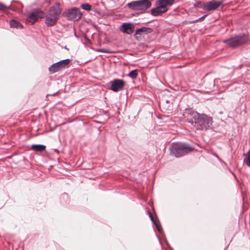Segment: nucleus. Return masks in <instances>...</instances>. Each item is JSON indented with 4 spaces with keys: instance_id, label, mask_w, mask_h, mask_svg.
I'll return each instance as SVG.
<instances>
[{
    "instance_id": "obj_25",
    "label": "nucleus",
    "mask_w": 250,
    "mask_h": 250,
    "mask_svg": "<svg viewBox=\"0 0 250 250\" xmlns=\"http://www.w3.org/2000/svg\"><path fill=\"white\" fill-rule=\"evenodd\" d=\"M166 104H169V101H168V100H167V101H166Z\"/></svg>"
},
{
    "instance_id": "obj_4",
    "label": "nucleus",
    "mask_w": 250,
    "mask_h": 250,
    "mask_svg": "<svg viewBox=\"0 0 250 250\" xmlns=\"http://www.w3.org/2000/svg\"><path fill=\"white\" fill-rule=\"evenodd\" d=\"M248 40L249 37L247 35L241 34L225 40L223 42L230 47L236 48L246 43Z\"/></svg>"
},
{
    "instance_id": "obj_20",
    "label": "nucleus",
    "mask_w": 250,
    "mask_h": 250,
    "mask_svg": "<svg viewBox=\"0 0 250 250\" xmlns=\"http://www.w3.org/2000/svg\"><path fill=\"white\" fill-rule=\"evenodd\" d=\"M9 7L3 4V3L0 2V10L4 11L7 9H9Z\"/></svg>"
},
{
    "instance_id": "obj_15",
    "label": "nucleus",
    "mask_w": 250,
    "mask_h": 250,
    "mask_svg": "<svg viewBox=\"0 0 250 250\" xmlns=\"http://www.w3.org/2000/svg\"><path fill=\"white\" fill-rule=\"evenodd\" d=\"M10 26L11 27L16 28H22V25L19 22L14 20H12L10 21Z\"/></svg>"
},
{
    "instance_id": "obj_17",
    "label": "nucleus",
    "mask_w": 250,
    "mask_h": 250,
    "mask_svg": "<svg viewBox=\"0 0 250 250\" xmlns=\"http://www.w3.org/2000/svg\"><path fill=\"white\" fill-rule=\"evenodd\" d=\"M151 31V28L144 27L138 29L136 31V34H141L142 32L150 33Z\"/></svg>"
},
{
    "instance_id": "obj_1",
    "label": "nucleus",
    "mask_w": 250,
    "mask_h": 250,
    "mask_svg": "<svg viewBox=\"0 0 250 250\" xmlns=\"http://www.w3.org/2000/svg\"><path fill=\"white\" fill-rule=\"evenodd\" d=\"M185 116L188 122L194 125L196 130H207L211 127L212 118L205 114H200L196 111L188 110Z\"/></svg>"
},
{
    "instance_id": "obj_16",
    "label": "nucleus",
    "mask_w": 250,
    "mask_h": 250,
    "mask_svg": "<svg viewBox=\"0 0 250 250\" xmlns=\"http://www.w3.org/2000/svg\"><path fill=\"white\" fill-rule=\"evenodd\" d=\"M32 148L37 151H43L45 149V146L42 145H32L31 146Z\"/></svg>"
},
{
    "instance_id": "obj_11",
    "label": "nucleus",
    "mask_w": 250,
    "mask_h": 250,
    "mask_svg": "<svg viewBox=\"0 0 250 250\" xmlns=\"http://www.w3.org/2000/svg\"><path fill=\"white\" fill-rule=\"evenodd\" d=\"M222 4V1H215L211 0L206 4H203L201 6V8L207 11H212L217 9Z\"/></svg>"
},
{
    "instance_id": "obj_12",
    "label": "nucleus",
    "mask_w": 250,
    "mask_h": 250,
    "mask_svg": "<svg viewBox=\"0 0 250 250\" xmlns=\"http://www.w3.org/2000/svg\"><path fill=\"white\" fill-rule=\"evenodd\" d=\"M134 25L130 23H124L120 27V30L124 33L131 34L134 32Z\"/></svg>"
},
{
    "instance_id": "obj_7",
    "label": "nucleus",
    "mask_w": 250,
    "mask_h": 250,
    "mask_svg": "<svg viewBox=\"0 0 250 250\" xmlns=\"http://www.w3.org/2000/svg\"><path fill=\"white\" fill-rule=\"evenodd\" d=\"M44 17V13L39 9H36L33 10L27 17L26 22L27 24L33 25L38 20Z\"/></svg>"
},
{
    "instance_id": "obj_26",
    "label": "nucleus",
    "mask_w": 250,
    "mask_h": 250,
    "mask_svg": "<svg viewBox=\"0 0 250 250\" xmlns=\"http://www.w3.org/2000/svg\"><path fill=\"white\" fill-rule=\"evenodd\" d=\"M157 228H158V230L160 231V229L159 228V227L158 226H157Z\"/></svg>"
},
{
    "instance_id": "obj_19",
    "label": "nucleus",
    "mask_w": 250,
    "mask_h": 250,
    "mask_svg": "<svg viewBox=\"0 0 250 250\" xmlns=\"http://www.w3.org/2000/svg\"><path fill=\"white\" fill-rule=\"evenodd\" d=\"M81 7L83 9L87 10V11H89V10H91V5L88 3H83V4H82Z\"/></svg>"
},
{
    "instance_id": "obj_22",
    "label": "nucleus",
    "mask_w": 250,
    "mask_h": 250,
    "mask_svg": "<svg viewBox=\"0 0 250 250\" xmlns=\"http://www.w3.org/2000/svg\"><path fill=\"white\" fill-rule=\"evenodd\" d=\"M246 164L248 167H250V155L248 156L247 159L245 160Z\"/></svg>"
},
{
    "instance_id": "obj_21",
    "label": "nucleus",
    "mask_w": 250,
    "mask_h": 250,
    "mask_svg": "<svg viewBox=\"0 0 250 250\" xmlns=\"http://www.w3.org/2000/svg\"><path fill=\"white\" fill-rule=\"evenodd\" d=\"M207 16V15H205L202 16V17L199 18L198 19L196 20L195 21H193V22L201 21H203Z\"/></svg>"
},
{
    "instance_id": "obj_14",
    "label": "nucleus",
    "mask_w": 250,
    "mask_h": 250,
    "mask_svg": "<svg viewBox=\"0 0 250 250\" xmlns=\"http://www.w3.org/2000/svg\"><path fill=\"white\" fill-rule=\"evenodd\" d=\"M166 12V9L164 10L159 6H156V8H153L151 10V13L154 16H157Z\"/></svg>"
},
{
    "instance_id": "obj_2",
    "label": "nucleus",
    "mask_w": 250,
    "mask_h": 250,
    "mask_svg": "<svg viewBox=\"0 0 250 250\" xmlns=\"http://www.w3.org/2000/svg\"><path fill=\"white\" fill-rule=\"evenodd\" d=\"M62 7L60 3L56 2L50 7L47 15L44 14L45 23L47 26L50 27L55 25L59 19L62 12Z\"/></svg>"
},
{
    "instance_id": "obj_23",
    "label": "nucleus",
    "mask_w": 250,
    "mask_h": 250,
    "mask_svg": "<svg viewBox=\"0 0 250 250\" xmlns=\"http://www.w3.org/2000/svg\"><path fill=\"white\" fill-rule=\"evenodd\" d=\"M100 51L104 53H109V52L106 49H101Z\"/></svg>"
},
{
    "instance_id": "obj_18",
    "label": "nucleus",
    "mask_w": 250,
    "mask_h": 250,
    "mask_svg": "<svg viewBox=\"0 0 250 250\" xmlns=\"http://www.w3.org/2000/svg\"><path fill=\"white\" fill-rule=\"evenodd\" d=\"M138 75L137 70H133L129 73L128 76L132 79H135L137 77Z\"/></svg>"
},
{
    "instance_id": "obj_13",
    "label": "nucleus",
    "mask_w": 250,
    "mask_h": 250,
    "mask_svg": "<svg viewBox=\"0 0 250 250\" xmlns=\"http://www.w3.org/2000/svg\"><path fill=\"white\" fill-rule=\"evenodd\" d=\"M174 2V0H158L156 2V6H159L163 9L167 10V8L168 6L172 5Z\"/></svg>"
},
{
    "instance_id": "obj_10",
    "label": "nucleus",
    "mask_w": 250,
    "mask_h": 250,
    "mask_svg": "<svg viewBox=\"0 0 250 250\" xmlns=\"http://www.w3.org/2000/svg\"><path fill=\"white\" fill-rule=\"evenodd\" d=\"M125 82L122 79H114L110 82V89L114 92H118L123 89Z\"/></svg>"
},
{
    "instance_id": "obj_3",
    "label": "nucleus",
    "mask_w": 250,
    "mask_h": 250,
    "mask_svg": "<svg viewBox=\"0 0 250 250\" xmlns=\"http://www.w3.org/2000/svg\"><path fill=\"white\" fill-rule=\"evenodd\" d=\"M170 150L171 155L180 157L192 151L193 148L186 144L176 143L172 144Z\"/></svg>"
},
{
    "instance_id": "obj_6",
    "label": "nucleus",
    "mask_w": 250,
    "mask_h": 250,
    "mask_svg": "<svg viewBox=\"0 0 250 250\" xmlns=\"http://www.w3.org/2000/svg\"><path fill=\"white\" fill-rule=\"evenodd\" d=\"M62 15L68 20L77 21L81 18L82 13L79 8L73 7L66 10L63 13Z\"/></svg>"
},
{
    "instance_id": "obj_8",
    "label": "nucleus",
    "mask_w": 250,
    "mask_h": 250,
    "mask_svg": "<svg viewBox=\"0 0 250 250\" xmlns=\"http://www.w3.org/2000/svg\"><path fill=\"white\" fill-rule=\"evenodd\" d=\"M44 17V13L39 9H36L33 10L27 17L26 22L27 24L33 25L38 20Z\"/></svg>"
},
{
    "instance_id": "obj_24",
    "label": "nucleus",
    "mask_w": 250,
    "mask_h": 250,
    "mask_svg": "<svg viewBox=\"0 0 250 250\" xmlns=\"http://www.w3.org/2000/svg\"><path fill=\"white\" fill-rule=\"evenodd\" d=\"M149 217L151 218V220L154 222V219L152 214L149 212Z\"/></svg>"
},
{
    "instance_id": "obj_9",
    "label": "nucleus",
    "mask_w": 250,
    "mask_h": 250,
    "mask_svg": "<svg viewBox=\"0 0 250 250\" xmlns=\"http://www.w3.org/2000/svg\"><path fill=\"white\" fill-rule=\"evenodd\" d=\"M70 62V60L69 59H65L57 62L49 67V71L52 73L56 72L60 70L61 69L66 67L67 65L69 64Z\"/></svg>"
},
{
    "instance_id": "obj_5",
    "label": "nucleus",
    "mask_w": 250,
    "mask_h": 250,
    "mask_svg": "<svg viewBox=\"0 0 250 250\" xmlns=\"http://www.w3.org/2000/svg\"><path fill=\"white\" fill-rule=\"evenodd\" d=\"M151 6L149 0H139L133 1L127 4L128 7L133 10L145 11Z\"/></svg>"
}]
</instances>
